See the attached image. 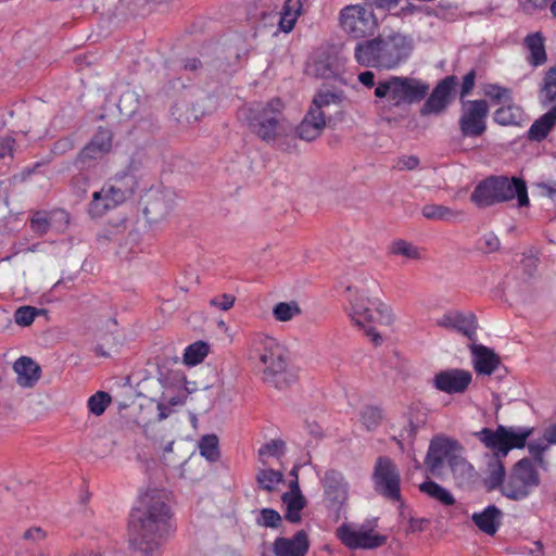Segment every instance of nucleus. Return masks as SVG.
Here are the masks:
<instances>
[{"label": "nucleus", "mask_w": 556, "mask_h": 556, "mask_svg": "<svg viewBox=\"0 0 556 556\" xmlns=\"http://www.w3.org/2000/svg\"><path fill=\"white\" fill-rule=\"evenodd\" d=\"M473 368L478 374L492 375L501 364V358L493 350L481 344H471Z\"/></svg>", "instance_id": "nucleus-22"}, {"label": "nucleus", "mask_w": 556, "mask_h": 556, "mask_svg": "<svg viewBox=\"0 0 556 556\" xmlns=\"http://www.w3.org/2000/svg\"><path fill=\"white\" fill-rule=\"evenodd\" d=\"M507 476L503 458L492 457L488 463V476L483 481L486 491L491 492L498 489L502 493Z\"/></svg>", "instance_id": "nucleus-27"}, {"label": "nucleus", "mask_w": 556, "mask_h": 556, "mask_svg": "<svg viewBox=\"0 0 556 556\" xmlns=\"http://www.w3.org/2000/svg\"><path fill=\"white\" fill-rule=\"evenodd\" d=\"M533 428H513L507 427V442L508 451L513 448H523L527 445V440L532 435Z\"/></svg>", "instance_id": "nucleus-42"}, {"label": "nucleus", "mask_w": 556, "mask_h": 556, "mask_svg": "<svg viewBox=\"0 0 556 556\" xmlns=\"http://www.w3.org/2000/svg\"><path fill=\"white\" fill-rule=\"evenodd\" d=\"M257 485L267 491L273 492L276 485L283 482V473L274 469H258L255 477Z\"/></svg>", "instance_id": "nucleus-39"}, {"label": "nucleus", "mask_w": 556, "mask_h": 556, "mask_svg": "<svg viewBox=\"0 0 556 556\" xmlns=\"http://www.w3.org/2000/svg\"><path fill=\"white\" fill-rule=\"evenodd\" d=\"M427 422V414L422 410L410 412L408 427L404 429L407 432V438L412 441L415 439L417 431L425 427Z\"/></svg>", "instance_id": "nucleus-52"}, {"label": "nucleus", "mask_w": 556, "mask_h": 556, "mask_svg": "<svg viewBox=\"0 0 556 556\" xmlns=\"http://www.w3.org/2000/svg\"><path fill=\"white\" fill-rule=\"evenodd\" d=\"M383 418L382 410L377 406H366L361 413V420L369 431L375 430Z\"/></svg>", "instance_id": "nucleus-47"}, {"label": "nucleus", "mask_w": 556, "mask_h": 556, "mask_svg": "<svg viewBox=\"0 0 556 556\" xmlns=\"http://www.w3.org/2000/svg\"><path fill=\"white\" fill-rule=\"evenodd\" d=\"M128 11L132 14H138L140 13L141 9L144 7V4L147 3L148 0H122Z\"/></svg>", "instance_id": "nucleus-62"}, {"label": "nucleus", "mask_w": 556, "mask_h": 556, "mask_svg": "<svg viewBox=\"0 0 556 556\" xmlns=\"http://www.w3.org/2000/svg\"><path fill=\"white\" fill-rule=\"evenodd\" d=\"M142 212L149 223L164 219L174 206V192L168 189H150L141 198Z\"/></svg>", "instance_id": "nucleus-15"}, {"label": "nucleus", "mask_w": 556, "mask_h": 556, "mask_svg": "<svg viewBox=\"0 0 556 556\" xmlns=\"http://www.w3.org/2000/svg\"><path fill=\"white\" fill-rule=\"evenodd\" d=\"M118 342L116 341L115 337L111 334H105L101 342H99L94 352L97 355L108 357L111 355V351H115L117 349Z\"/></svg>", "instance_id": "nucleus-55"}, {"label": "nucleus", "mask_w": 556, "mask_h": 556, "mask_svg": "<svg viewBox=\"0 0 556 556\" xmlns=\"http://www.w3.org/2000/svg\"><path fill=\"white\" fill-rule=\"evenodd\" d=\"M476 80V70H470L463 78V84L460 88V100L464 101V98L473 89Z\"/></svg>", "instance_id": "nucleus-58"}, {"label": "nucleus", "mask_w": 556, "mask_h": 556, "mask_svg": "<svg viewBox=\"0 0 556 556\" xmlns=\"http://www.w3.org/2000/svg\"><path fill=\"white\" fill-rule=\"evenodd\" d=\"M42 314H47V309L37 308L30 305L20 306L14 312V321L18 326L28 327L34 323L37 316Z\"/></svg>", "instance_id": "nucleus-43"}, {"label": "nucleus", "mask_w": 556, "mask_h": 556, "mask_svg": "<svg viewBox=\"0 0 556 556\" xmlns=\"http://www.w3.org/2000/svg\"><path fill=\"white\" fill-rule=\"evenodd\" d=\"M301 313L302 311L295 301L279 302L273 308V316L278 321H289Z\"/></svg>", "instance_id": "nucleus-44"}, {"label": "nucleus", "mask_w": 556, "mask_h": 556, "mask_svg": "<svg viewBox=\"0 0 556 556\" xmlns=\"http://www.w3.org/2000/svg\"><path fill=\"white\" fill-rule=\"evenodd\" d=\"M483 445L491 450L493 457L504 458L508 455L509 451L507 438V427L498 425L495 430L483 428L473 433Z\"/></svg>", "instance_id": "nucleus-21"}, {"label": "nucleus", "mask_w": 556, "mask_h": 556, "mask_svg": "<svg viewBox=\"0 0 556 556\" xmlns=\"http://www.w3.org/2000/svg\"><path fill=\"white\" fill-rule=\"evenodd\" d=\"M457 81V77L454 75L441 79L421 106L420 115L427 116L442 113L452 102L453 91Z\"/></svg>", "instance_id": "nucleus-16"}, {"label": "nucleus", "mask_w": 556, "mask_h": 556, "mask_svg": "<svg viewBox=\"0 0 556 556\" xmlns=\"http://www.w3.org/2000/svg\"><path fill=\"white\" fill-rule=\"evenodd\" d=\"M462 115L458 124L463 137L476 138L486 130L489 104L485 100L462 101Z\"/></svg>", "instance_id": "nucleus-13"}, {"label": "nucleus", "mask_w": 556, "mask_h": 556, "mask_svg": "<svg viewBox=\"0 0 556 556\" xmlns=\"http://www.w3.org/2000/svg\"><path fill=\"white\" fill-rule=\"evenodd\" d=\"M208 350L210 345L204 341H198L188 345L184 353V363L189 366L202 363Z\"/></svg>", "instance_id": "nucleus-41"}, {"label": "nucleus", "mask_w": 556, "mask_h": 556, "mask_svg": "<svg viewBox=\"0 0 556 556\" xmlns=\"http://www.w3.org/2000/svg\"><path fill=\"white\" fill-rule=\"evenodd\" d=\"M556 125V105L540 118L534 121L528 131V138L533 141H542Z\"/></svg>", "instance_id": "nucleus-29"}, {"label": "nucleus", "mask_w": 556, "mask_h": 556, "mask_svg": "<svg viewBox=\"0 0 556 556\" xmlns=\"http://www.w3.org/2000/svg\"><path fill=\"white\" fill-rule=\"evenodd\" d=\"M111 403V396L104 391H98L88 400V409L96 416H101Z\"/></svg>", "instance_id": "nucleus-48"}, {"label": "nucleus", "mask_w": 556, "mask_h": 556, "mask_svg": "<svg viewBox=\"0 0 556 556\" xmlns=\"http://www.w3.org/2000/svg\"><path fill=\"white\" fill-rule=\"evenodd\" d=\"M281 520L282 518L277 510L273 508H263L260 511L257 523L266 528L276 529L280 526Z\"/></svg>", "instance_id": "nucleus-53"}, {"label": "nucleus", "mask_w": 556, "mask_h": 556, "mask_svg": "<svg viewBox=\"0 0 556 556\" xmlns=\"http://www.w3.org/2000/svg\"><path fill=\"white\" fill-rule=\"evenodd\" d=\"M112 131L108 128L99 127L89 143L105 156L112 149Z\"/></svg>", "instance_id": "nucleus-45"}, {"label": "nucleus", "mask_w": 556, "mask_h": 556, "mask_svg": "<svg viewBox=\"0 0 556 556\" xmlns=\"http://www.w3.org/2000/svg\"><path fill=\"white\" fill-rule=\"evenodd\" d=\"M337 536L349 548L372 549L386 544L387 536L374 534L371 530H354L348 525H342L337 529Z\"/></svg>", "instance_id": "nucleus-17"}, {"label": "nucleus", "mask_w": 556, "mask_h": 556, "mask_svg": "<svg viewBox=\"0 0 556 556\" xmlns=\"http://www.w3.org/2000/svg\"><path fill=\"white\" fill-rule=\"evenodd\" d=\"M484 248L488 252H494L500 248V239L492 232L483 236Z\"/></svg>", "instance_id": "nucleus-61"}, {"label": "nucleus", "mask_w": 556, "mask_h": 556, "mask_svg": "<svg viewBox=\"0 0 556 556\" xmlns=\"http://www.w3.org/2000/svg\"><path fill=\"white\" fill-rule=\"evenodd\" d=\"M262 349L255 350L256 357L263 365V381L282 390L298 380L296 372L289 368L286 350L274 339L265 338Z\"/></svg>", "instance_id": "nucleus-5"}, {"label": "nucleus", "mask_w": 556, "mask_h": 556, "mask_svg": "<svg viewBox=\"0 0 556 556\" xmlns=\"http://www.w3.org/2000/svg\"><path fill=\"white\" fill-rule=\"evenodd\" d=\"M529 54L527 61L530 65L538 67L546 63L547 54L544 46V37L540 31L529 34L523 40Z\"/></svg>", "instance_id": "nucleus-26"}, {"label": "nucleus", "mask_w": 556, "mask_h": 556, "mask_svg": "<svg viewBox=\"0 0 556 556\" xmlns=\"http://www.w3.org/2000/svg\"><path fill=\"white\" fill-rule=\"evenodd\" d=\"M103 157L104 155L88 142L76 156L74 166L78 170H87L94 167Z\"/></svg>", "instance_id": "nucleus-37"}, {"label": "nucleus", "mask_w": 556, "mask_h": 556, "mask_svg": "<svg viewBox=\"0 0 556 556\" xmlns=\"http://www.w3.org/2000/svg\"><path fill=\"white\" fill-rule=\"evenodd\" d=\"M56 216L64 218L67 220V214L64 211H37L30 218V228L31 230L40 236L46 235L50 228Z\"/></svg>", "instance_id": "nucleus-32"}, {"label": "nucleus", "mask_w": 556, "mask_h": 556, "mask_svg": "<svg viewBox=\"0 0 556 556\" xmlns=\"http://www.w3.org/2000/svg\"><path fill=\"white\" fill-rule=\"evenodd\" d=\"M342 94L330 90L319 91L315 94L312 105L296 128L300 139L313 141L318 138L325 126L327 117L330 118L329 108H340Z\"/></svg>", "instance_id": "nucleus-7"}, {"label": "nucleus", "mask_w": 556, "mask_h": 556, "mask_svg": "<svg viewBox=\"0 0 556 556\" xmlns=\"http://www.w3.org/2000/svg\"><path fill=\"white\" fill-rule=\"evenodd\" d=\"M375 491L387 500L400 502L401 477L395 463L388 456H379L371 476Z\"/></svg>", "instance_id": "nucleus-11"}, {"label": "nucleus", "mask_w": 556, "mask_h": 556, "mask_svg": "<svg viewBox=\"0 0 556 556\" xmlns=\"http://www.w3.org/2000/svg\"><path fill=\"white\" fill-rule=\"evenodd\" d=\"M104 191L109 195L110 203L116 207L124 203L134 192L132 187H123L117 185H111L103 187Z\"/></svg>", "instance_id": "nucleus-49"}, {"label": "nucleus", "mask_w": 556, "mask_h": 556, "mask_svg": "<svg viewBox=\"0 0 556 556\" xmlns=\"http://www.w3.org/2000/svg\"><path fill=\"white\" fill-rule=\"evenodd\" d=\"M463 447L457 440L445 438V437H434L429 444V448L425 458V466L427 470L437 476L440 473L444 460L450 465V458L455 456L457 453L462 451Z\"/></svg>", "instance_id": "nucleus-14"}, {"label": "nucleus", "mask_w": 556, "mask_h": 556, "mask_svg": "<svg viewBox=\"0 0 556 556\" xmlns=\"http://www.w3.org/2000/svg\"><path fill=\"white\" fill-rule=\"evenodd\" d=\"M281 501L286 505L285 518L291 523L302 521L301 511L306 506V498L303 494H282Z\"/></svg>", "instance_id": "nucleus-31"}, {"label": "nucleus", "mask_w": 556, "mask_h": 556, "mask_svg": "<svg viewBox=\"0 0 556 556\" xmlns=\"http://www.w3.org/2000/svg\"><path fill=\"white\" fill-rule=\"evenodd\" d=\"M325 506L339 520L345 514L349 498V483L343 473L329 469L321 479Z\"/></svg>", "instance_id": "nucleus-12"}, {"label": "nucleus", "mask_w": 556, "mask_h": 556, "mask_svg": "<svg viewBox=\"0 0 556 556\" xmlns=\"http://www.w3.org/2000/svg\"><path fill=\"white\" fill-rule=\"evenodd\" d=\"M517 198L518 206L529 205L526 181L518 177L490 176L481 180L470 194V200L478 207H489Z\"/></svg>", "instance_id": "nucleus-4"}, {"label": "nucleus", "mask_w": 556, "mask_h": 556, "mask_svg": "<svg viewBox=\"0 0 556 556\" xmlns=\"http://www.w3.org/2000/svg\"><path fill=\"white\" fill-rule=\"evenodd\" d=\"M283 104L275 98L268 102H253L239 109L238 117L252 134L266 143H273L283 134Z\"/></svg>", "instance_id": "nucleus-3"}, {"label": "nucleus", "mask_w": 556, "mask_h": 556, "mask_svg": "<svg viewBox=\"0 0 556 556\" xmlns=\"http://www.w3.org/2000/svg\"><path fill=\"white\" fill-rule=\"evenodd\" d=\"M448 467L460 485H469L477 479L475 467L459 454L450 458Z\"/></svg>", "instance_id": "nucleus-28"}, {"label": "nucleus", "mask_w": 556, "mask_h": 556, "mask_svg": "<svg viewBox=\"0 0 556 556\" xmlns=\"http://www.w3.org/2000/svg\"><path fill=\"white\" fill-rule=\"evenodd\" d=\"M540 102L543 106L556 103V64L548 68L540 89Z\"/></svg>", "instance_id": "nucleus-36"}, {"label": "nucleus", "mask_w": 556, "mask_h": 556, "mask_svg": "<svg viewBox=\"0 0 556 556\" xmlns=\"http://www.w3.org/2000/svg\"><path fill=\"white\" fill-rule=\"evenodd\" d=\"M199 450L208 462H217L220 457L218 437L214 433L203 435L199 441Z\"/></svg>", "instance_id": "nucleus-38"}, {"label": "nucleus", "mask_w": 556, "mask_h": 556, "mask_svg": "<svg viewBox=\"0 0 556 556\" xmlns=\"http://www.w3.org/2000/svg\"><path fill=\"white\" fill-rule=\"evenodd\" d=\"M503 515L498 507L489 505L482 511L473 513L471 520L480 531L488 535H494L502 523Z\"/></svg>", "instance_id": "nucleus-24"}, {"label": "nucleus", "mask_w": 556, "mask_h": 556, "mask_svg": "<svg viewBox=\"0 0 556 556\" xmlns=\"http://www.w3.org/2000/svg\"><path fill=\"white\" fill-rule=\"evenodd\" d=\"M358 80L367 88H372L375 86V74L371 71L362 72L358 75Z\"/></svg>", "instance_id": "nucleus-63"}, {"label": "nucleus", "mask_w": 556, "mask_h": 556, "mask_svg": "<svg viewBox=\"0 0 556 556\" xmlns=\"http://www.w3.org/2000/svg\"><path fill=\"white\" fill-rule=\"evenodd\" d=\"M350 303V316L354 324L363 328L376 345L381 344L382 337L375 330L371 324L390 325L392 323L390 308L382 303L370 301L363 294L355 296Z\"/></svg>", "instance_id": "nucleus-8"}, {"label": "nucleus", "mask_w": 556, "mask_h": 556, "mask_svg": "<svg viewBox=\"0 0 556 556\" xmlns=\"http://www.w3.org/2000/svg\"><path fill=\"white\" fill-rule=\"evenodd\" d=\"M425 218L442 222H457L462 218L463 212L453 210L448 206L440 204H426L421 208Z\"/></svg>", "instance_id": "nucleus-33"}, {"label": "nucleus", "mask_w": 556, "mask_h": 556, "mask_svg": "<svg viewBox=\"0 0 556 556\" xmlns=\"http://www.w3.org/2000/svg\"><path fill=\"white\" fill-rule=\"evenodd\" d=\"M14 144V139L5 138L0 142V159L11 154Z\"/></svg>", "instance_id": "nucleus-64"}, {"label": "nucleus", "mask_w": 556, "mask_h": 556, "mask_svg": "<svg viewBox=\"0 0 556 556\" xmlns=\"http://www.w3.org/2000/svg\"><path fill=\"white\" fill-rule=\"evenodd\" d=\"M307 0H287L280 13L279 27L289 33L293 29L298 17L303 12V5Z\"/></svg>", "instance_id": "nucleus-30"}, {"label": "nucleus", "mask_w": 556, "mask_h": 556, "mask_svg": "<svg viewBox=\"0 0 556 556\" xmlns=\"http://www.w3.org/2000/svg\"><path fill=\"white\" fill-rule=\"evenodd\" d=\"M437 325L447 330H455L471 341L476 340L478 321L472 312L448 311L437 320Z\"/></svg>", "instance_id": "nucleus-19"}, {"label": "nucleus", "mask_w": 556, "mask_h": 556, "mask_svg": "<svg viewBox=\"0 0 556 556\" xmlns=\"http://www.w3.org/2000/svg\"><path fill=\"white\" fill-rule=\"evenodd\" d=\"M109 195L102 188L92 194V200L89 203L88 212L92 218L102 217L108 211L115 208L109 200Z\"/></svg>", "instance_id": "nucleus-40"}, {"label": "nucleus", "mask_w": 556, "mask_h": 556, "mask_svg": "<svg viewBox=\"0 0 556 556\" xmlns=\"http://www.w3.org/2000/svg\"><path fill=\"white\" fill-rule=\"evenodd\" d=\"M418 165H419V159L415 155L402 156L399 159L397 164H396L397 168L401 170H403V169L412 170V169H415Z\"/></svg>", "instance_id": "nucleus-59"}, {"label": "nucleus", "mask_w": 556, "mask_h": 556, "mask_svg": "<svg viewBox=\"0 0 556 556\" xmlns=\"http://www.w3.org/2000/svg\"><path fill=\"white\" fill-rule=\"evenodd\" d=\"M419 491L443 506H453L456 503L454 495L447 489L432 480L420 483Z\"/></svg>", "instance_id": "nucleus-34"}, {"label": "nucleus", "mask_w": 556, "mask_h": 556, "mask_svg": "<svg viewBox=\"0 0 556 556\" xmlns=\"http://www.w3.org/2000/svg\"><path fill=\"white\" fill-rule=\"evenodd\" d=\"M339 26L352 39L366 40L375 35L378 22L372 11L361 4H350L339 12Z\"/></svg>", "instance_id": "nucleus-10"}, {"label": "nucleus", "mask_w": 556, "mask_h": 556, "mask_svg": "<svg viewBox=\"0 0 556 556\" xmlns=\"http://www.w3.org/2000/svg\"><path fill=\"white\" fill-rule=\"evenodd\" d=\"M472 380L470 371L452 368L441 370L433 377V387L447 394L464 393Z\"/></svg>", "instance_id": "nucleus-18"}, {"label": "nucleus", "mask_w": 556, "mask_h": 556, "mask_svg": "<svg viewBox=\"0 0 556 556\" xmlns=\"http://www.w3.org/2000/svg\"><path fill=\"white\" fill-rule=\"evenodd\" d=\"M236 302V296L229 293H224L219 296L213 298L210 305L218 307L222 311L230 309Z\"/></svg>", "instance_id": "nucleus-56"}, {"label": "nucleus", "mask_w": 556, "mask_h": 556, "mask_svg": "<svg viewBox=\"0 0 556 556\" xmlns=\"http://www.w3.org/2000/svg\"><path fill=\"white\" fill-rule=\"evenodd\" d=\"M14 370L17 374V382L22 387H33L40 377V367L27 356L20 357L14 363Z\"/></svg>", "instance_id": "nucleus-25"}, {"label": "nucleus", "mask_w": 556, "mask_h": 556, "mask_svg": "<svg viewBox=\"0 0 556 556\" xmlns=\"http://www.w3.org/2000/svg\"><path fill=\"white\" fill-rule=\"evenodd\" d=\"M540 483V473L533 462L523 457L510 468L505 485H503L502 495L510 501H523Z\"/></svg>", "instance_id": "nucleus-9"}, {"label": "nucleus", "mask_w": 556, "mask_h": 556, "mask_svg": "<svg viewBox=\"0 0 556 556\" xmlns=\"http://www.w3.org/2000/svg\"><path fill=\"white\" fill-rule=\"evenodd\" d=\"M430 89L429 84L404 76H391L380 80L375 88V96L388 99L393 106L413 104L426 98Z\"/></svg>", "instance_id": "nucleus-6"}, {"label": "nucleus", "mask_w": 556, "mask_h": 556, "mask_svg": "<svg viewBox=\"0 0 556 556\" xmlns=\"http://www.w3.org/2000/svg\"><path fill=\"white\" fill-rule=\"evenodd\" d=\"M553 443H548L543 437L540 441H532L527 444L528 451L533 458V462L541 468L545 467L544 453L549 448V445Z\"/></svg>", "instance_id": "nucleus-50"}, {"label": "nucleus", "mask_w": 556, "mask_h": 556, "mask_svg": "<svg viewBox=\"0 0 556 556\" xmlns=\"http://www.w3.org/2000/svg\"><path fill=\"white\" fill-rule=\"evenodd\" d=\"M390 252L394 255H402L408 260H420V249L406 240L400 239L392 243Z\"/></svg>", "instance_id": "nucleus-46"}, {"label": "nucleus", "mask_w": 556, "mask_h": 556, "mask_svg": "<svg viewBox=\"0 0 556 556\" xmlns=\"http://www.w3.org/2000/svg\"><path fill=\"white\" fill-rule=\"evenodd\" d=\"M484 94L495 104H505L513 101L510 89L498 85H488L484 89Z\"/></svg>", "instance_id": "nucleus-51"}, {"label": "nucleus", "mask_w": 556, "mask_h": 556, "mask_svg": "<svg viewBox=\"0 0 556 556\" xmlns=\"http://www.w3.org/2000/svg\"><path fill=\"white\" fill-rule=\"evenodd\" d=\"M413 50L414 40L409 35L391 31L358 41L354 48V59L361 66L389 71L406 62Z\"/></svg>", "instance_id": "nucleus-2"}, {"label": "nucleus", "mask_w": 556, "mask_h": 556, "mask_svg": "<svg viewBox=\"0 0 556 556\" xmlns=\"http://www.w3.org/2000/svg\"><path fill=\"white\" fill-rule=\"evenodd\" d=\"M285 441L282 440H270L269 442L262 445L258 450L260 458L264 456L279 457L285 453Z\"/></svg>", "instance_id": "nucleus-54"}, {"label": "nucleus", "mask_w": 556, "mask_h": 556, "mask_svg": "<svg viewBox=\"0 0 556 556\" xmlns=\"http://www.w3.org/2000/svg\"><path fill=\"white\" fill-rule=\"evenodd\" d=\"M172 375L173 382L184 386L187 384L186 376L181 371L176 370L173 371ZM187 393H189L187 387H185V391L179 392L177 395L170 397L163 393L161 396V401L157 403V421H162L165 418H167L173 413L172 407L184 405L187 400Z\"/></svg>", "instance_id": "nucleus-23"}, {"label": "nucleus", "mask_w": 556, "mask_h": 556, "mask_svg": "<svg viewBox=\"0 0 556 556\" xmlns=\"http://www.w3.org/2000/svg\"><path fill=\"white\" fill-rule=\"evenodd\" d=\"M522 115L523 112L519 106L511 104V102H506L494 112L493 118L498 125L511 126L519 125Z\"/></svg>", "instance_id": "nucleus-35"}, {"label": "nucleus", "mask_w": 556, "mask_h": 556, "mask_svg": "<svg viewBox=\"0 0 556 556\" xmlns=\"http://www.w3.org/2000/svg\"><path fill=\"white\" fill-rule=\"evenodd\" d=\"M46 538H47V532L40 527H31V528L27 529L23 534V539L25 541H30L34 544H38V543L45 541Z\"/></svg>", "instance_id": "nucleus-57"}, {"label": "nucleus", "mask_w": 556, "mask_h": 556, "mask_svg": "<svg viewBox=\"0 0 556 556\" xmlns=\"http://www.w3.org/2000/svg\"><path fill=\"white\" fill-rule=\"evenodd\" d=\"M170 517L165 494L155 489L147 491L129 516L130 546L141 556H162V544L172 531Z\"/></svg>", "instance_id": "nucleus-1"}, {"label": "nucleus", "mask_w": 556, "mask_h": 556, "mask_svg": "<svg viewBox=\"0 0 556 556\" xmlns=\"http://www.w3.org/2000/svg\"><path fill=\"white\" fill-rule=\"evenodd\" d=\"M314 71H315V75L316 76H319V77H323V78H328L330 77L332 74H333V71L331 68V66L324 62V61H317L314 63Z\"/></svg>", "instance_id": "nucleus-60"}, {"label": "nucleus", "mask_w": 556, "mask_h": 556, "mask_svg": "<svg viewBox=\"0 0 556 556\" xmlns=\"http://www.w3.org/2000/svg\"><path fill=\"white\" fill-rule=\"evenodd\" d=\"M308 548L309 540L304 530L298 531L292 538L278 536L273 543L276 556H305Z\"/></svg>", "instance_id": "nucleus-20"}]
</instances>
